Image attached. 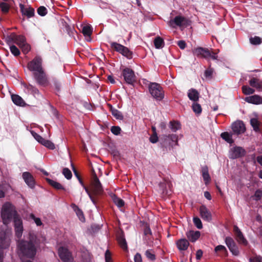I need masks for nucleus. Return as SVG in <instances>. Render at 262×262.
Instances as JSON below:
<instances>
[{
    "label": "nucleus",
    "instance_id": "56",
    "mask_svg": "<svg viewBox=\"0 0 262 262\" xmlns=\"http://www.w3.org/2000/svg\"><path fill=\"white\" fill-rule=\"evenodd\" d=\"M30 217L34 220L37 226H41L42 225V222L40 218L35 217L33 214H31Z\"/></svg>",
    "mask_w": 262,
    "mask_h": 262
},
{
    "label": "nucleus",
    "instance_id": "27",
    "mask_svg": "<svg viewBox=\"0 0 262 262\" xmlns=\"http://www.w3.org/2000/svg\"><path fill=\"white\" fill-rule=\"evenodd\" d=\"M250 85L255 88L258 91H262V81H260L258 79L256 78H252L249 81Z\"/></svg>",
    "mask_w": 262,
    "mask_h": 262
},
{
    "label": "nucleus",
    "instance_id": "4",
    "mask_svg": "<svg viewBox=\"0 0 262 262\" xmlns=\"http://www.w3.org/2000/svg\"><path fill=\"white\" fill-rule=\"evenodd\" d=\"M11 236V232L9 230L0 232V247L1 249H7L9 247Z\"/></svg>",
    "mask_w": 262,
    "mask_h": 262
},
{
    "label": "nucleus",
    "instance_id": "35",
    "mask_svg": "<svg viewBox=\"0 0 262 262\" xmlns=\"http://www.w3.org/2000/svg\"><path fill=\"white\" fill-rule=\"evenodd\" d=\"M114 203L118 207H122L124 205V202L121 199L117 197L115 194L111 195Z\"/></svg>",
    "mask_w": 262,
    "mask_h": 262
},
{
    "label": "nucleus",
    "instance_id": "21",
    "mask_svg": "<svg viewBox=\"0 0 262 262\" xmlns=\"http://www.w3.org/2000/svg\"><path fill=\"white\" fill-rule=\"evenodd\" d=\"M26 183L31 188L34 186V180L32 174L29 172H24L22 175Z\"/></svg>",
    "mask_w": 262,
    "mask_h": 262
},
{
    "label": "nucleus",
    "instance_id": "17",
    "mask_svg": "<svg viewBox=\"0 0 262 262\" xmlns=\"http://www.w3.org/2000/svg\"><path fill=\"white\" fill-rule=\"evenodd\" d=\"M201 217L204 221L210 222L212 220V215L210 211L205 206L202 205L199 209Z\"/></svg>",
    "mask_w": 262,
    "mask_h": 262
},
{
    "label": "nucleus",
    "instance_id": "58",
    "mask_svg": "<svg viewBox=\"0 0 262 262\" xmlns=\"http://www.w3.org/2000/svg\"><path fill=\"white\" fill-rule=\"evenodd\" d=\"M215 251H222L225 253L227 252L226 247L223 245H219L215 248Z\"/></svg>",
    "mask_w": 262,
    "mask_h": 262
},
{
    "label": "nucleus",
    "instance_id": "13",
    "mask_svg": "<svg viewBox=\"0 0 262 262\" xmlns=\"http://www.w3.org/2000/svg\"><path fill=\"white\" fill-rule=\"evenodd\" d=\"M232 129L235 134L239 135L245 132L246 127L243 121L238 120L232 123Z\"/></svg>",
    "mask_w": 262,
    "mask_h": 262
},
{
    "label": "nucleus",
    "instance_id": "14",
    "mask_svg": "<svg viewBox=\"0 0 262 262\" xmlns=\"http://www.w3.org/2000/svg\"><path fill=\"white\" fill-rule=\"evenodd\" d=\"M163 140L165 146H173L178 144V136L175 134L165 135L163 136Z\"/></svg>",
    "mask_w": 262,
    "mask_h": 262
},
{
    "label": "nucleus",
    "instance_id": "15",
    "mask_svg": "<svg viewBox=\"0 0 262 262\" xmlns=\"http://www.w3.org/2000/svg\"><path fill=\"white\" fill-rule=\"evenodd\" d=\"M225 243L233 255H238L239 251L238 248L233 238L230 237H226L225 238Z\"/></svg>",
    "mask_w": 262,
    "mask_h": 262
},
{
    "label": "nucleus",
    "instance_id": "43",
    "mask_svg": "<svg viewBox=\"0 0 262 262\" xmlns=\"http://www.w3.org/2000/svg\"><path fill=\"white\" fill-rule=\"evenodd\" d=\"M192 108L193 112L197 114H200L202 112V107L200 104L197 102H194L192 105Z\"/></svg>",
    "mask_w": 262,
    "mask_h": 262
},
{
    "label": "nucleus",
    "instance_id": "7",
    "mask_svg": "<svg viewBox=\"0 0 262 262\" xmlns=\"http://www.w3.org/2000/svg\"><path fill=\"white\" fill-rule=\"evenodd\" d=\"M33 77L36 83L39 85L46 86L49 83L48 77L44 70L34 73Z\"/></svg>",
    "mask_w": 262,
    "mask_h": 262
},
{
    "label": "nucleus",
    "instance_id": "6",
    "mask_svg": "<svg viewBox=\"0 0 262 262\" xmlns=\"http://www.w3.org/2000/svg\"><path fill=\"white\" fill-rule=\"evenodd\" d=\"M14 43L19 47L24 54H27L31 50L30 45L27 43L26 37L23 35L15 34Z\"/></svg>",
    "mask_w": 262,
    "mask_h": 262
},
{
    "label": "nucleus",
    "instance_id": "40",
    "mask_svg": "<svg viewBox=\"0 0 262 262\" xmlns=\"http://www.w3.org/2000/svg\"><path fill=\"white\" fill-rule=\"evenodd\" d=\"M123 56L126 57L128 59H131L133 57V53L130 51L128 48L126 47H124V49L122 50L120 53Z\"/></svg>",
    "mask_w": 262,
    "mask_h": 262
},
{
    "label": "nucleus",
    "instance_id": "60",
    "mask_svg": "<svg viewBox=\"0 0 262 262\" xmlns=\"http://www.w3.org/2000/svg\"><path fill=\"white\" fill-rule=\"evenodd\" d=\"M262 196V191L260 190H257L254 194V197L256 200H259Z\"/></svg>",
    "mask_w": 262,
    "mask_h": 262
},
{
    "label": "nucleus",
    "instance_id": "62",
    "mask_svg": "<svg viewBox=\"0 0 262 262\" xmlns=\"http://www.w3.org/2000/svg\"><path fill=\"white\" fill-rule=\"evenodd\" d=\"M135 262H142L141 255L139 253H137L134 256Z\"/></svg>",
    "mask_w": 262,
    "mask_h": 262
},
{
    "label": "nucleus",
    "instance_id": "19",
    "mask_svg": "<svg viewBox=\"0 0 262 262\" xmlns=\"http://www.w3.org/2000/svg\"><path fill=\"white\" fill-rule=\"evenodd\" d=\"M20 12L24 15L27 16L28 18L33 17L34 15V9L30 7H26L22 4H19Z\"/></svg>",
    "mask_w": 262,
    "mask_h": 262
},
{
    "label": "nucleus",
    "instance_id": "1",
    "mask_svg": "<svg viewBox=\"0 0 262 262\" xmlns=\"http://www.w3.org/2000/svg\"><path fill=\"white\" fill-rule=\"evenodd\" d=\"M25 239L17 241L18 253L23 262H33L30 260H25V257L33 258L36 253V245L38 241L36 234L33 231H29L25 236Z\"/></svg>",
    "mask_w": 262,
    "mask_h": 262
},
{
    "label": "nucleus",
    "instance_id": "39",
    "mask_svg": "<svg viewBox=\"0 0 262 262\" xmlns=\"http://www.w3.org/2000/svg\"><path fill=\"white\" fill-rule=\"evenodd\" d=\"M47 181L48 183L51 185L52 187L55 188L56 189H63V186L59 183L50 179L49 178L47 179Z\"/></svg>",
    "mask_w": 262,
    "mask_h": 262
},
{
    "label": "nucleus",
    "instance_id": "47",
    "mask_svg": "<svg viewBox=\"0 0 262 262\" xmlns=\"http://www.w3.org/2000/svg\"><path fill=\"white\" fill-rule=\"evenodd\" d=\"M250 41L251 44L257 45L261 43L262 39L259 37L255 36L254 37L250 38Z\"/></svg>",
    "mask_w": 262,
    "mask_h": 262
},
{
    "label": "nucleus",
    "instance_id": "54",
    "mask_svg": "<svg viewBox=\"0 0 262 262\" xmlns=\"http://www.w3.org/2000/svg\"><path fill=\"white\" fill-rule=\"evenodd\" d=\"M213 73V69L209 68L205 71L204 75L207 78L211 79Z\"/></svg>",
    "mask_w": 262,
    "mask_h": 262
},
{
    "label": "nucleus",
    "instance_id": "57",
    "mask_svg": "<svg viewBox=\"0 0 262 262\" xmlns=\"http://www.w3.org/2000/svg\"><path fill=\"white\" fill-rule=\"evenodd\" d=\"M111 130L113 134L118 135L120 133L121 128L119 126H113L111 127Z\"/></svg>",
    "mask_w": 262,
    "mask_h": 262
},
{
    "label": "nucleus",
    "instance_id": "5",
    "mask_svg": "<svg viewBox=\"0 0 262 262\" xmlns=\"http://www.w3.org/2000/svg\"><path fill=\"white\" fill-rule=\"evenodd\" d=\"M42 59L39 56H36L27 64L28 70L33 73L40 71L43 69L42 66Z\"/></svg>",
    "mask_w": 262,
    "mask_h": 262
},
{
    "label": "nucleus",
    "instance_id": "9",
    "mask_svg": "<svg viewBox=\"0 0 262 262\" xmlns=\"http://www.w3.org/2000/svg\"><path fill=\"white\" fill-rule=\"evenodd\" d=\"M92 189L94 194L96 195H100L103 192L102 185L96 174H94L93 176Z\"/></svg>",
    "mask_w": 262,
    "mask_h": 262
},
{
    "label": "nucleus",
    "instance_id": "50",
    "mask_svg": "<svg viewBox=\"0 0 262 262\" xmlns=\"http://www.w3.org/2000/svg\"><path fill=\"white\" fill-rule=\"evenodd\" d=\"M193 221L195 226L199 229L203 228V225L201 220L198 217H194Z\"/></svg>",
    "mask_w": 262,
    "mask_h": 262
},
{
    "label": "nucleus",
    "instance_id": "10",
    "mask_svg": "<svg viewBox=\"0 0 262 262\" xmlns=\"http://www.w3.org/2000/svg\"><path fill=\"white\" fill-rule=\"evenodd\" d=\"M169 24L172 27H174L173 24L180 27H186L189 25L188 20L185 17L180 15L177 16L174 19L170 20Z\"/></svg>",
    "mask_w": 262,
    "mask_h": 262
},
{
    "label": "nucleus",
    "instance_id": "34",
    "mask_svg": "<svg viewBox=\"0 0 262 262\" xmlns=\"http://www.w3.org/2000/svg\"><path fill=\"white\" fill-rule=\"evenodd\" d=\"M9 2H0V10L3 14H7L9 12L10 5Z\"/></svg>",
    "mask_w": 262,
    "mask_h": 262
},
{
    "label": "nucleus",
    "instance_id": "3",
    "mask_svg": "<svg viewBox=\"0 0 262 262\" xmlns=\"http://www.w3.org/2000/svg\"><path fill=\"white\" fill-rule=\"evenodd\" d=\"M148 88L150 94L157 100L160 101L164 98V91L159 84L156 82L151 83Z\"/></svg>",
    "mask_w": 262,
    "mask_h": 262
},
{
    "label": "nucleus",
    "instance_id": "22",
    "mask_svg": "<svg viewBox=\"0 0 262 262\" xmlns=\"http://www.w3.org/2000/svg\"><path fill=\"white\" fill-rule=\"evenodd\" d=\"M245 101L248 103L255 104H262V98L257 95L246 97L245 98Z\"/></svg>",
    "mask_w": 262,
    "mask_h": 262
},
{
    "label": "nucleus",
    "instance_id": "41",
    "mask_svg": "<svg viewBox=\"0 0 262 262\" xmlns=\"http://www.w3.org/2000/svg\"><path fill=\"white\" fill-rule=\"evenodd\" d=\"M170 128L172 130V131L176 132L177 130L181 128V124L178 121H170Z\"/></svg>",
    "mask_w": 262,
    "mask_h": 262
},
{
    "label": "nucleus",
    "instance_id": "51",
    "mask_svg": "<svg viewBox=\"0 0 262 262\" xmlns=\"http://www.w3.org/2000/svg\"><path fill=\"white\" fill-rule=\"evenodd\" d=\"M145 255L149 259L151 260H155L156 258L155 255L151 250H146L145 252Z\"/></svg>",
    "mask_w": 262,
    "mask_h": 262
},
{
    "label": "nucleus",
    "instance_id": "2",
    "mask_svg": "<svg viewBox=\"0 0 262 262\" xmlns=\"http://www.w3.org/2000/svg\"><path fill=\"white\" fill-rule=\"evenodd\" d=\"M17 214L14 207L11 204L7 202L3 205L1 211V216L5 225L10 223L11 219Z\"/></svg>",
    "mask_w": 262,
    "mask_h": 262
},
{
    "label": "nucleus",
    "instance_id": "63",
    "mask_svg": "<svg viewBox=\"0 0 262 262\" xmlns=\"http://www.w3.org/2000/svg\"><path fill=\"white\" fill-rule=\"evenodd\" d=\"M178 45L181 49H184L186 47V43L183 40H180L178 42Z\"/></svg>",
    "mask_w": 262,
    "mask_h": 262
},
{
    "label": "nucleus",
    "instance_id": "11",
    "mask_svg": "<svg viewBox=\"0 0 262 262\" xmlns=\"http://www.w3.org/2000/svg\"><path fill=\"white\" fill-rule=\"evenodd\" d=\"M31 134L33 137L40 144L45 147L50 149H54L55 148V145L50 141L43 139L40 135L34 132H32Z\"/></svg>",
    "mask_w": 262,
    "mask_h": 262
},
{
    "label": "nucleus",
    "instance_id": "42",
    "mask_svg": "<svg viewBox=\"0 0 262 262\" xmlns=\"http://www.w3.org/2000/svg\"><path fill=\"white\" fill-rule=\"evenodd\" d=\"M250 124L255 131L257 132L259 130V122L257 119L252 118L250 120Z\"/></svg>",
    "mask_w": 262,
    "mask_h": 262
},
{
    "label": "nucleus",
    "instance_id": "8",
    "mask_svg": "<svg viewBox=\"0 0 262 262\" xmlns=\"http://www.w3.org/2000/svg\"><path fill=\"white\" fill-rule=\"evenodd\" d=\"M58 255L63 262H73V257L68 249L63 247H60L58 250Z\"/></svg>",
    "mask_w": 262,
    "mask_h": 262
},
{
    "label": "nucleus",
    "instance_id": "48",
    "mask_svg": "<svg viewBox=\"0 0 262 262\" xmlns=\"http://www.w3.org/2000/svg\"><path fill=\"white\" fill-rule=\"evenodd\" d=\"M10 50L11 53L15 56H17L20 54L19 49L14 45H11L10 46Z\"/></svg>",
    "mask_w": 262,
    "mask_h": 262
},
{
    "label": "nucleus",
    "instance_id": "24",
    "mask_svg": "<svg viewBox=\"0 0 262 262\" xmlns=\"http://www.w3.org/2000/svg\"><path fill=\"white\" fill-rule=\"evenodd\" d=\"M24 87L26 89L29 93H31L34 96H39L40 95V92L37 88L31 84H23Z\"/></svg>",
    "mask_w": 262,
    "mask_h": 262
},
{
    "label": "nucleus",
    "instance_id": "23",
    "mask_svg": "<svg viewBox=\"0 0 262 262\" xmlns=\"http://www.w3.org/2000/svg\"><path fill=\"white\" fill-rule=\"evenodd\" d=\"M176 245L179 250L184 251L187 249L189 243L185 238H181L177 241Z\"/></svg>",
    "mask_w": 262,
    "mask_h": 262
},
{
    "label": "nucleus",
    "instance_id": "59",
    "mask_svg": "<svg viewBox=\"0 0 262 262\" xmlns=\"http://www.w3.org/2000/svg\"><path fill=\"white\" fill-rule=\"evenodd\" d=\"M105 262H112L111 254L109 250H106L105 253Z\"/></svg>",
    "mask_w": 262,
    "mask_h": 262
},
{
    "label": "nucleus",
    "instance_id": "31",
    "mask_svg": "<svg viewBox=\"0 0 262 262\" xmlns=\"http://www.w3.org/2000/svg\"><path fill=\"white\" fill-rule=\"evenodd\" d=\"M72 165H73L72 164ZM73 166V170H74V172H75V174H76V176H77V177L78 178V180H79V182L80 183V184H81L82 185V186L83 187L84 189H85V190L86 192L87 193V194L89 195V197H90V199L91 200V201L93 202V203L94 204H95V200H94V198H93V197L92 195L91 194V192H90L89 190L88 189V188L86 187H85V186L84 185V184H83V182H82V181L81 179L80 178V177L78 176V174H77V171H76V170L75 169L74 167L73 166Z\"/></svg>",
    "mask_w": 262,
    "mask_h": 262
},
{
    "label": "nucleus",
    "instance_id": "38",
    "mask_svg": "<svg viewBox=\"0 0 262 262\" xmlns=\"http://www.w3.org/2000/svg\"><path fill=\"white\" fill-rule=\"evenodd\" d=\"M154 45L157 49H160L164 47V42L163 39L160 37H157L154 40Z\"/></svg>",
    "mask_w": 262,
    "mask_h": 262
},
{
    "label": "nucleus",
    "instance_id": "64",
    "mask_svg": "<svg viewBox=\"0 0 262 262\" xmlns=\"http://www.w3.org/2000/svg\"><path fill=\"white\" fill-rule=\"evenodd\" d=\"M250 262H262V257L260 256H256L250 259Z\"/></svg>",
    "mask_w": 262,
    "mask_h": 262
},
{
    "label": "nucleus",
    "instance_id": "52",
    "mask_svg": "<svg viewBox=\"0 0 262 262\" xmlns=\"http://www.w3.org/2000/svg\"><path fill=\"white\" fill-rule=\"evenodd\" d=\"M16 236L19 238L21 237L23 232V226L15 227Z\"/></svg>",
    "mask_w": 262,
    "mask_h": 262
},
{
    "label": "nucleus",
    "instance_id": "28",
    "mask_svg": "<svg viewBox=\"0 0 262 262\" xmlns=\"http://www.w3.org/2000/svg\"><path fill=\"white\" fill-rule=\"evenodd\" d=\"M202 176L205 181V184H207L210 181V177L208 172V168L207 166H205L202 168Z\"/></svg>",
    "mask_w": 262,
    "mask_h": 262
},
{
    "label": "nucleus",
    "instance_id": "53",
    "mask_svg": "<svg viewBox=\"0 0 262 262\" xmlns=\"http://www.w3.org/2000/svg\"><path fill=\"white\" fill-rule=\"evenodd\" d=\"M37 13L40 16H45L47 13V10L44 6H40L37 9Z\"/></svg>",
    "mask_w": 262,
    "mask_h": 262
},
{
    "label": "nucleus",
    "instance_id": "25",
    "mask_svg": "<svg viewBox=\"0 0 262 262\" xmlns=\"http://www.w3.org/2000/svg\"><path fill=\"white\" fill-rule=\"evenodd\" d=\"M187 95L190 100L194 102L197 101L199 99V93L194 89L189 90Z\"/></svg>",
    "mask_w": 262,
    "mask_h": 262
},
{
    "label": "nucleus",
    "instance_id": "26",
    "mask_svg": "<svg viewBox=\"0 0 262 262\" xmlns=\"http://www.w3.org/2000/svg\"><path fill=\"white\" fill-rule=\"evenodd\" d=\"M186 236L191 242H194L200 236V232L198 231H189L186 233Z\"/></svg>",
    "mask_w": 262,
    "mask_h": 262
},
{
    "label": "nucleus",
    "instance_id": "12",
    "mask_svg": "<svg viewBox=\"0 0 262 262\" xmlns=\"http://www.w3.org/2000/svg\"><path fill=\"white\" fill-rule=\"evenodd\" d=\"M122 75L125 81L128 84H132L135 80L134 72L129 68H125L123 70Z\"/></svg>",
    "mask_w": 262,
    "mask_h": 262
},
{
    "label": "nucleus",
    "instance_id": "30",
    "mask_svg": "<svg viewBox=\"0 0 262 262\" xmlns=\"http://www.w3.org/2000/svg\"><path fill=\"white\" fill-rule=\"evenodd\" d=\"M11 98L13 103L19 106H23L25 104V102L22 98L17 95H12Z\"/></svg>",
    "mask_w": 262,
    "mask_h": 262
},
{
    "label": "nucleus",
    "instance_id": "20",
    "mask_svg": "<svg viewBox=\"0 0 262 262\" xmlns=\"http://www.w3.org/2000/svg\"><path fill=\"white\" fill-rule=\"evenodd\" d=\"M233 230L237 242L240 244L246 245L247 244V241L244 237L243 234H242L240 229L236 226H234Z\"/></svg>",
    "mask_w": 262,
    "mask_h": 262
},
{
    "label": "nucleus",
    "instance_id": "55",
    "mask_svg": "<svg viewBox=\"0 0 262 262\" xmlns=\"http://www.w3.org/2000/svg\"><path fill=\"white\" fill-rule=\"evenodd\" d=\"M15 37V33H12L9 36H8L6 40L8 43L9 45H11L13 43H14V38Z\"/></svg>",
    "mask_w": 262,
    "mask_h": 262
},
{
    "label": "nucleus",
    "instance_id": "16",
    "mask_svg": "<svg viewBox=\"0 0 262 262\" xmlns=\"http://www.w3.org/2000/svg\"><path fill=\"white\" fill-rule=\"evenodd\" d=\"M245 154L246 151L242 147H235L231 150L229 157L234 159L245 156Z\"/></svg>",
    "mask_w": 262,
    "mask_h": 262
},
{
    "label": "nucleus",
    "instance_id": "37",
    "mask_svg": "<svg viewBox=\"0 0 262 262\" xmlns=\"http://www.w3.org/2000/svg\"><path fill=\"white\" fill-rule=\"evenodd\" d=\"M111 47L114 49L115 51L120 53L122 51V50L124 49V46L116 42H110Z\"/></svg>",
    "mask_w": 262,
    "mask_h": 262
},
{
    "label": "nucleus",
    "instance_id": "44",
    "mask_svg": "<svg viewBox=\"0 0 262 262\" xmlns=\"http://www.w3.org/2000/svg\"><path fill=\"white\" fill-rule=\"evenodd\" d=\"M14 227H21L23 226V222L20 217L18 214L15 215L13 217Z\"/></svg>",
    "mask_w": 262,
    "mask_h": 262
},
{
    "label": "nucleus",
    "instance_id": "33",
    "mask_svg": "<svg viewBox=\"0 0 262 262\" xmlns=\"http://www.w3.org/2000/svg\"><path fill=\"white\" fill-rule=\"evenodd\" d=\"M110 111H111L112 115L117 119L122 120L123 118V116L122 113L118 110L114 108L112 105H109Z\"/></svg>",
    "mask_w": 262,
    "mask_h": 262
},
{
    "label": "nucleus",
    "instance_id": "61",
    "mask_svg": "<svg viewBox=\"0 0 262 262\" xmlns=\"http://www.w3.org/2000/svg\"><path fill=\"white\" fill-rule=\"evenodd\" d=\"M150 141L152 143H155L158 141L157 134H152L149 138Z\"/></svg>",
    "mask_w": 262,
    "mask_h": 262
},
{
    "label": "nucleus",
    "instance_id": "29",
    "mask_svg": "<svg viewBox=\"0 0 262 262\" xmlns=\"http://www.w3.org/2000/svg\"><path fill=\"white\" fill-rule=\"evenodd\" d=\"M71 207L74 211L76 212L79 220L83 222L84 220V216L82 210L75 204H72Z\"/></svg>",
    "mask_w": 262,
    "mask_h": 262
},
{
    "label": "nucleus",
    "instance_id": "32",
    "mask_svg": "<svg viewBox=\"0 0 262 262\" xmlns=\"http://www.w3.org/2000/svg\"><path fill=\"white\" fill-rule=\"evenodd\" d=\"M118 242L121 247V248L124 250H127V245L125 237L123 234L119 235L117 237Z\"/></svg>",
    "mask_w": 262,
    "mask_h": 262
},
{
    "label": "nucleus",
    "instance_id": "45",
    "mask_svg": "<svg viewBox=\"0 0 262 262\" xmlns=\"http://www.w3.org/2000/svg\"><path fill=\"white\" fill-rule=\"evenodd\" d=\"M92 32L91 26L86 25L83 27L82 33L85 36H90L92 34Z\"/></svg>",
    "mask_w": 262,
    "mask_h": 262
},
{
    "label": "nucleus",
    "instance_id": "46",
    "mask_svg": "<svg viewBox=\"0 0 262 262\" xmlns=\"http://www.w3.org/2000/svg\"><path fill=\"white\" fill-rule=\"evenodd\" d=\"M242 91H243V93L245 94V95L252 94L255 92L254 89H253L247 85L243 86Z\"/></svg>",
    "mask_w": 262,
    "mask_h": 262
},
{
    "label": "nucleus",
    "instance_id": "18",
    "mask_svg": "<svg viewBox=\"0 0 262 262\" xmlns=\"http://www.w3.org/2000/svg\"><path fill=\"white\" fill-rule=\"evenodd\" d=\"M194 55L197 56H201L205 58H209L210 55V51L206 48L199 47L195 48L192 51Z\"/></svg>",
    "mask_w": 262,
    "mask_h": 262
},
{
    "label": "nucleus",
    "instance_id": "49",
    "mask_svg": "<svg viewBox=\"0 0 262 262\" xmlns=\"http://www.w3.org/2000/svg\"><path fill=\"white\" fill-rule=\"evenodd\" d=\"M62 173L68 180H70L71 179L72 174L69 168H64L62 170Z\"/></svg>",
    "mask_w": 262,
    "mask_h": 262
},
{
    "label": "nucleus",
    "instance_id": "36",
    "mask_svg": "<svg viewBox=\"0 0 262 262\" xmlns=\"http://www.w3.org/2000/svg\"><path fill=\"white\" fill-rule=\"evenodd\" d=\"M221 137L223 139L225 140L229 143L231 144L233 142L232 135L228 132L222 133L221 135Z\"/></svg>",
    "mask_w": 262,
    "mask_h": 262
}]
</instances>
